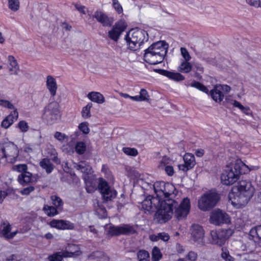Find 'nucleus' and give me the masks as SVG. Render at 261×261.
<instances>
[{
	"instance_id": "f257e3e1",
	"label": "nucleus",
	"mask_w": 261,
	"mask_h": 261,
	"mask_svg": "<svg viewBox=\"0 0 261 261\" xmlns=\"http://www.w3.org/2000/svg\"><path fill=\"white\" fill-rule=\"evenodd\" d=\"M254 188L250 181L243 180L240 181L238 186L233 187L232 193L229 195L230 199L233 198L232 203L238 207L245 206L253 196Z\"/></svg>"
},
{
	"instance_id": "f03ea898",
	"label": "nucleus",
	"mask_w": 261,
	"mask_h": 261,
	"mask_svg": "<svg viewBox=\"0 0 261 261\" xmlns=\"http://www.w3.org/2000/svg\"><path fill=\"white\" fill-rule=\"evenodd\" d=\"M254 188L250 181L243 180L240 181L238 186L233 187L232 193L229 195L230 199L233 198L232 203L238 207L245 206L253 196Z\"/></svg>"
},
{
	"instance_id": "7ed1b4c3",
	"label": "nucleus",
	"mask_w": 261,
	"mask_h": 261,
	"mask_svg": "<svg viewBox=\"0 0 261 261\" xmlns=\"http://www.w3.org/2000/svg\"><path fill=\"white\" fill-rule=\"evenodd\" d=\"M250 169L240 159L232 160L231 163L226 166L221 176L223 184L232 185L237 181L240 174L248 173Z\"/></svg>"
},
{
	"instance_id": "20e7f679",
	"label": "nucleus",
	"mask_w": 261,
	"mask_h": 261,
	"mask_svg": "<svg viewBox=\"0 0 261 261\" xmlns=\"http://www.w3.org/2000/svg\"><path fill=\"white\" fill-rule=\"evenodd\" d=\"M168 44L164 41L155 42L145 50L144 59L150 64L162 62L167 53Z\"/></svg>"
},
{
	"instance_id": "39448f33",
	"label": "nucleus",
	"mask_w": 261,
	"mask_h": 261,
	"mask_svg": "<svg viewBox=\"0 0 261 261\" xmlns=\"http://www.w3.org/2000/svg\"><path fill=\"white\" fill-rule=\"evenodd\" d=\"M176 205V200L172 198L162 201L160 200L157 205L158 210L155 215L156 221L160 223H164L170 219L173 214L172 206Z\"/></svg>"
},
{
	"instance_id": "423d86ee",
	"label": "nucleus",
	"mask_w": 261,
	"mask_h": 261,
	"mask_svg": "<svg viewBox=\"0 0 261 261\" xmlns=\"http://www.w3.org/2000/svg\"><path fill=\"white\" fill-rule=\"evenodd\" d=\"M156 198L161 201L172 198L173 199L176 195L177 191L175 187L169 182L164 181H156L153 185Z\"/></svg>"
},
{
	"instance_id": "0eeeda50",
	"label": "nucleus",
	"mask_w": 261,
	"mask_h": 261,
	"mask_svg": "<svg viewBox=\"0 0 261 261\" xmlns=\"http://www.w3.org/2000/svg\"><path fill=\"white\" fill-rule=\"evenodd\" d=\"M147 33L139 29H132L126 34L125 40L130 49L136 50L140 48L145 40Z\"/></svg>"
},
{
	"instance_id": "6e6552de",
	"label": "nucleus",
	"mask_w": 261,
	"mask_h": 261,
	"mask_svg": "<svg viewBox=\"0 0 261 261\" xmlns=\"http://www.w3.org/2000/svg\"><path fill=\"white\" fill-rule=\"evenodd\" d=\"M18 154L17 146L12 142H6L0 145V159H5L7 162L13 163Z\"/></svg>"
},
{
	"instance_id": "1a4fd4ad",
	"label": "nucleus",
	"mask_w": 261,
	"mask_h": 261,
	"mask_svg": "<svg viewBox=\"0 0 261 261\" xmlns=\"http://www.w3.org/2000/svg\"><path fill=\"white\" fill-rule=\"evenodd\" d=\"M219 200V195L216 192L206 193L199 200L198 207L203 211H208L217 204Z\"/></svg>"
},
{
	"instance_id": "9d476101",
	"label": "nucleus",
	"mask_w": 261,
	"mask_h": 261,
	"mask_svg": "<svg viewBox=\"0 0 261 261\" xmlns=\"http://www.w3.org/2000/svg\"><path fill=\"white\" fill-rule=\"evenodd\" d=\"M136 232L135 228L128 224H123L120 226L111 225L107 231V234L110 236H118L121 234L129 235Z\"/></svg>"
},
{
	"instance_id": "9b49d317",
	"label": "nucleus",
	"mask_w": 261,
	"mask_h": 261,
	"mask_svg": "<svg viewBox=\"0 0 261 261\" xmlns=\"http://www.w3.org/2000/svg\"><path fill=\"white\" fill-rule=\"evenodd\" d=\"M177 205L172 206L173 210L174 209L175 217L178 220H181L186 217L188 214L190 208V202L188 198H184L178 204V202L176 201Z\"/></svg>"
},
{
	"instance_id": "f8f14e48",
	"label": "nucleus",
	"mask_w": 261,
	"mask_h": 261,
	"mask_svg": "<svg viewBox=\"0 0 261 261\" xmlns=\"http://www.w3.org/2000/svg\"><path fill=\"white\" fill-rule=\"evenodd\" d=\"M99 181L98 188L102 196L103 200L106 201H108L114 199L117 195L116 191L111 188L102 178H100Z\"/></svg>"
},
{
	"instance_id": "ddd939ff",
	"label": "nucleus",
	"mask_w": 261,
	"mask_h": 261,
	"mask_svg": "<svg viewBox=\"0 0 261 261\" xmlns=\"http://www.w3.org/2000/svg\"><path fill=\"white\" fill-rule=\"evenodd\" d=\"M211 223L215 225H220L223 224H228L230 222L229 215L225 212L219 209L213 211L210 216Z\"/></svg>"
},
{
	"instance_id": "4468645a",
	"label": "nucleus",
	"mask_w": 261,
	"mask_h": 261,
	"mask_svg": "<svg viewBox=\"0 0 261 261\" xmlns=\"http://www.w3.org/2000/svg\"><path fill=\"white\" fill-rule=\"evenodd\" d=\"M44 116L51 123L58 119L60 117L59 104L55 101L49 103L44 108Z\"/></svg>"
},
{
	"instance_id": "2eb2a0df",
	"label": "nucleus",
	"mask_w": 261,
	"mask_h": 261,
	"mask_svg": "<svg viewBox=\"0 0 261 261\" xmlns=\"http://www.w3.org/2000/svg\"><path fill=\"white\" fill-rule=\"evenodd\" d=\"M192 240L197 246H201L204 244V230L198 224H193L191 228Z\"/></svg>"
},
{
	"instance_id": "dca6fc26",
	"label": "nucleus",
	"mask_w": 261,
	"mask_h": 261,
	"mask_svg": "<svg viewBox=\"0 0 261 261\" xmlns=\"http://www.w3.org/2000/svg\"><path fill=\"white\" fill-rule=\"evenodd\" d=\"M160 200V199L148 196L140 203L139 207L144 210L145 213H150L157 208Z\"/></svg>"
},
{
	"instance_id": "f3484780",
	"label": "nucleus",
	"mask_w": 261,
	"mask_h": 261,
	"mask_svg": "<svg viewBox=\"0 0 261 261\" xmlns=\"http://www.w3.org/2000/svg\"><path fill=\"white\" fill-rule=\"evenodd\" d=\"M12 226L7 221H3L0 224V236L6 240L13 239L17 233L18 230L11 232Z\"/></svg>"
},
{
	"instance_id": "a211bd4d",
	"label": "nucleus",
	"mask_w": 261,
	"mask_h": 261,
	"mask_svg": "<svg viewBox=\"0 0 261 261\" xmlns=\"http://www.w3.org/2000/svg\"><path fill=\"white\" fill-rule=\"evenodd\" d=\"M92 17L95 18L103 27H111L114 22L112 17H109L101 10L96 11L92 15Z\"/></svg>"
},
{
	"instance_id": "6ab92c4d",
	"label": "nucleus",
	"mask_w": 261,
	"mask_h": 261,
	"mask_svg": "<svg viewBox=\"0 0 261 261\" xmlns=\"http://www.w3.org/2000/svg\"><path fill=\"white\" fill-rule=\"evenodd\" d=\"M184 161V164L178 165L179 169L184 171H187L193 168L196 162L195 156L191 153H186L183 158Z\"/></svg>"
},
{
	"instance_id": "aec40b11",
	"label": "nucleus",
	"mask_w": 261,
	"mask_h": 261,
	"mask_svg": "<svg viewBox=\"0 0 261 261\" xmlns=\"http://www.w3.org/2000/svg\"><path fill=\"white\" fill-rule=\"evenodd\" d=\"M125 25L123 22H119L116 23L112 29L109 32V37L115 41H117L121 34L124 31Z\"/></svg>"
},
{
	"instance_id": "412c9836",
	"label": "nucleus",
	"mask_w": 261,
	"mask_h": 261,
	"mask_svg": "<svg viewBox=\"0 0 261 261\" xmlns=\"http://www.w3.org/2000/svg\"><path fill=\"white\" fill-rule=\"evenodd\" d=\"M63 250L65 257H75L82 254L79 246L75 244H68L65 249Z\"/></svg>"
},
{
	"instance_id": "4be33fe9",
	"label": "nucleus",
	"mask_w": 261,
	"mask_h": 261,
	"mask_svg": "<svg viewBox=\"0 0 261 261\" xmlns=\"http://www.w3.org/2000/svg\"><path fill=\"white\" fill-rule=\"evenodd\" d=\"M156 71L160 74L165 76L169 79L176 82H180L185 80L184 76L178 72H173L164 69H158L156 70Z\"/></svg>"
},
{
	"instance_id": "5701e85b",
	"label": "nucleus",
	"mask_w": 261,
	"mask_h": 261,
	"mask_svg": "<svg viewBox=\"0 0 261 261\" xmlns=\"http://www.w3.org/2000/svg\"><path fill=\"white\" fill-rule=\"evenodd\" d=\"M18 117V113L15 110L3 120L1 126L5 128H8L13 123L14 120L17 119Z\"/></svg>"
},
{
	"instance_id": "b1692460",
	"label": "nucleus",
	"mask_w": 261,
	"mask_h": 261,
	"mask_svg": "<svg viewBox=\"0 0 261 261\" xmlns=\"http://www.w3.org/2000/svg\"><path fill=\"white\" fill-rule=\"evenodd\" d=\"M46 83L47 88L49 90L51 96H55L57 90V85L55 79L51 75H48L46 77Z\"/></svg>"
},
{
	"instance_id": "393cba45",
	"label": "nucleus",
	"mask_w": 261,
	"mask_h": 261,
	"mask_svg": "<svg viewBox=\"0 0 261 261\" xmlns=\"http://www.w3.org/2000/svg\"><path fill=\"white\" fill-rule=\"evenodd\" d=\"M211 236L214 242L219 246L223 245L226 240L221 230L219 231H212Z\"/></svg>"
},
{
	"instance_id": "a878e982",
	"label": "nucleus",
	"mask_w": 261,
	"mask_h": 261,
	"mask_svg": "<svg viewBox=\"0 0 261 261\" xmlns=\"http://www.w3.org/2000/svg\"><path fill=\"white\" fill-rule=\"evenodd\" d=\"M9 68L11 74H18L19 67L17 64L16 60L12 56L8 57Z\"/></svg>"
},
{
	"instance_id": "bb28decb",
	"label": "nucleus",
	"mask_w": 261,
	"mask_h": 261,
	"mask_svg": "<svg viewBox=\"0 0 261 261\" xmlns=\"http://www.w3.org/2000/svg\"><path fill=\"white\" fill-rule=\"evenodd\" d=\"M212 98L216 102H221L224 98V95L219 87L216 86L210 92Z\"/></svg>"
},
{
	"instance_id": "cd10ccee",
	"label": "nucleus",
	"mask_w": 261,
	"mask_h": 261,
	"mask_svg": "<svg viewBox=\"0 0 261 261\" xmlns=\"http://www.w3.org/2000/svg\"><path fill=\"white\" fill-rule=\"evenodd\" d=\"M87 96L91 101L98 103H102L105 101V98L99 92H90L88 93Z\"/></svg>"
},
{
	"instance_id": "c85d7f7f",
	"label": "nucleus",
	"mask_w": 261,
	"mask_h": 261,
	"mask_svg": "<svg viewBox=\"0 0 261 261\" xmlns=\"http://www.w3.org/2000/svg\"><path fill=\"white\" fill-rule=\"evenodd\" d=\"M32 180V174L28 171L21 173L18 177V181L22 185L28 184Z\"/></svg>"
},
{
	"instance_id": "c756f323",
	"label": "nucleus",
	"mask_w": 261,
	"mask_h": 261,
	"mask_svg": "<svg viewBox=\"0 0 261 261\" xmlns=\"http://www.w3.org/2000/svg\"><path fill=\"white\" fill-rule=\"evenodd\" d=\"M64 257L66 258L65 254L62 250L48 255L47 259L48 261H62Z\"/></svg>"
},
{
	"instance_id": "7c9ffc66",
	"label": "nucleus",
	"mask_w": 261,
	"mask_h": 261,
	"mask_svg": "<svg viewBox=\"0 0 261 261\" xmlns=\"http://www.w3.org/2000/svg\"><path fill=\"white\" fill-rule=\"evenodd\" d=\"M76 169L81 171L82 172L87 174L91 173V167L87 164L85 162H81L76 166Z\"/></svg>"
},
{
	"instance_id": "2f4dec72",
	"label": "nucleus",
	"mask_w": 261,
	"mask_h": 261,
	"mask_svg": "<svg viewBox=\"0 0 261 261\" xmlns=\"http://www.w3.org/2000/svg\"><path fill=\"white\" fill-rule=\"evenodd\" d=\"M40 165L42 168L45 169L48 173H50L53 169V164L47 159H43L40 162Z\"/></svg>"
},
{
	"instance_id": "473e14b6",
	"label": "nucleus",
	"mask_w": 261,
	"mask_h": 261,
	"mask_svg": "<svg viewBox=\"0 0 261 261\" xmlns=\"http://www.w3.org/2000/svg\"><path fill=\"white\" fill-rule=\"evenodd\" d=\"M53 204L59 211H61L63 202L60 197L57 195H52L50 197Z\"/></svg>"
},
{
	"instance_id": "72a5a7b5",
	"label": "nucleus",
	"mask_w": 261,
	"mask_h": 261,
	"mask_svg": "<svg viewBox=\"0 0 261 261\" xmlns=\"http://www.w3.org/2000/svg\"><path fill=\"white\" fill-rule=\"evenodd\" d=\"M192 70V65L188 61H183L179 66L178 70L183 73H189Z\"/></svg>"
},
{
	"instance_id": "f704fd0d",
	"label": "nucleus",
	"mask_w": 261,
	"mask_h": 261,
	"mask_svg": "<svg viewBox=\"0 0 261 261\" xmlns=\"http://www.w3.org/2000/svg\"><path fill=\"white\" fill-rule=\"evenodd\" d=\"M137 258L139 261H149L150 255L148 251L140 250L137 253Z\"/></svg>"
},
{
	"instance_id": "c9c22d12",
	"label": "nucleus",
	"mask_w": 261,
	"mask_h": 261,
	"mask_svg": "<svg viewBox=\"0 0 261 261\" xmlns=\"http://www.w3.org/2000/svg\"><path fill=\"white\" fill-rule=\"evenodd\" d=\"M43 210L48 216L51 217L54 216L55 215L58 214L59 210L54 206L45 205L43 207Z\"/></svg>"
},
{
	"instance_id": "e433bc0d",
	"label": "nucleus",
	"mask_w": 261,
	"mask_h": 261,
	"mask_svg": "<svg viewBox=\"0 0 261 261\" xmlns=\"http://www.w3.org/2000/svg\"><path fill=\"white\" fill-rule=\"evenodd\" d=\"M86 149V146L85 143L83 142H78L76 143L75 147V150L79 154H83L85 153Z\"/></svg>"
},
{
	"instance_id": "4c0bfd02",
	"label": "nucleus",
	"mask_w": 261,
	"mask_h": 261,
	"mask_svg": "<svg viewBox=\"0 0 261 261\" xmlns=\"http://www.w3.org/2000/svg\"><path fill=\"white\" fill-rule=\"evenodd\" d=\"M221 250V256L225 261H234V258L229 254L227 248L223 247Z\"/></svg>"
},
{
	"instance_id": "58836bf2",
	"label": "nucleus",
	"mask_w": 261,
	"mask_h": 261,
	"mask_svg": "<svg viewBox=\"0 0 261 261\" xmlns=\"http://www.w3.org/2000/svg\"><path fill=\"white\" fill-rule=\"evenodd\" d=\"M191 86L197 88L199 90L206 93H208V89L205 86H204L203 84H201L199 82H197L195 81H193L191 84Z\"/></svg>"
},
{
	"instance_id": "ea45409f",
	"label": "nucleus",
	"mask_w": 261,
	"mask_h": 261,
	"mask_svg": "<svg viewBox=\"0 0 261 261\" xmlns=\"http://www.w3.org/2000/svg\"><path fill=\"white\" fill-rule=\"evenodd\" d=\"M9 8L14 12L17 11L19 9V0H8Z\"/></svg>"
},
{
	"instance_id": "a19ab883",
	"label": "nucleus",
	"mask_w": 261,
	"mask_h": 261,
	"mask_svg": "<svg viewBox=\"0 0 261 261\" xmlns=\"http://www.w3.org/2000/svg\"><path fill=\"white\" fill-rule=\"evenodd\" d=\"M92 107V103H88L87 106L83 108L82 111V117L84 118H88L91 116L90 109Z\"/></svg>"
},
{
	"instance_id": "79ce46f5",
	"label": "nucleus",
	"mask_w": 261,
	"mask_h": 261,
	"mask_svg": "<svg viewBox=\"0 0 261 261\" xmlns=\"http://www.w3.org/2000/svg\"><path fill=\"white\" fill-rule=\"evenodd\" d=\"M162 257V254L157 247H153L152 251V259L153 261H159Z\"/></svg>"
},
{
	"instance_id": "37998d69",
	"label": "nucleus",
	"mask_w": 261,
	"mask_h": 261,
	"mask_svg": "<svg viewBox=\"0 0 261 261\" xmlns=\"http://www.w3.org/2000/svg\"><path fill=\"white\" fill-rule=\"evenodd\" d=\"M122 151L126 154L133 156L137 155L138 153L137 150L134 148L123 147Z\"/></svg>"
},
{
	"instance_id": "c03bdc74",
	"label": "nucleus",
	"mask_w": 261,
	"mask_h": 261,
	"mask_svg": "<svg viewBox=\"0 0 261 261\" xmlns=\"http://www.w3.org/2000/svg\"><path fill=\"white\" fill-rule=\"evenodd\" d=\"M103 253L101 251H96L92 252L88 256V258L91 259H96L101 258L103 256Z\"/></svg>"
},
{
	"instance_id": "a18cd8bd",
	"label": "nucleus",
	"mask_w": 261,
	"mask_h": 261,
	"mask_svg": "<svg viewBox=\"0 0 261 261\" xmlns=\"http://www.w3.org/2000/svg\"><path fill=\"white\" fill-rule=\"evenodd\" d=\"M12 169L14 171H17L19 172H27V166L25 164H18L14 165L12 167Z\"/></svg>"
},
{
	"instance_id": "49530a36",
	"label": "nucleus",
	"mask_w": 261,
	"mask_h": 261,
	"mask_svg": "<svg viewBox=\"0 0 261 261\" xmlns=\"http://www.w3.org/2000/svg\"><path fill=\"white\" fill-rule=\"evenodd\" d=\"M49 225L51 227H55L59 229H62V220H53L49 222Z\"/></svg>"
},
{
	"instance_id": "de8ad7c7",
	"label": "nucleus",
	"mask_w": 261,
	"mask_h": 261,
	"mask_svg": "<svg viewBox=\"0 0 261 261\" xmlns=\"http://www.w3.org/2000/svg\"><path fill=\"white\" fill-rule=\"evenodd\" d=\"M170 162V159L167 156H164L161 160L160 161V164L159 165V167L161 169H163L167 165L169 164Z\"/></svg>"
},
{
	"instance_id": "09e8293b",
	"label": "nucleus",
	"mask_w": 261,
	"mask_h": 261,
	"mask_svg": "<svg viewBox=\"0 0 261 261\" xmlns=\"http://www.w3.org/2000/svg\"><path fill=\"white\" fill-rule=\"evenodd\" d=\"M62 229H69L72 230L74 228L73 223H71L70 221L62 220Z\"/></svg>"
},
{
	"instance_id": "8fccbe9b",
	"label": "nucleus",
	"mask_w": 261,
	"mask_h": 261,
	"mask_svg": "<svg viewBox=\"0 0 261 261\" xmlns=\"http://www.w3.org/2000/svg\"><path fill=\"white\" fill-rule=\"evenodd\" d=\"M112 5L114 9L118 14L122 13L123 12V9L121 5L119 4L118 0H112Z\"/></svg>"
},
{
	"instance_id": "3c124183",
	"label": "nucleus",
	"mask_w": 261,
	"mask_h": 261,
	"mask_svg": "<svg viewBox=\"0 0 261 261\" xmlns=\"http://www.w3.org/2000/svg\"><path fill=\"white\" fill-rule=\"evenodd\" d=\"M88 125V124L87 122H83L80 124L79 128L84 134H87L89 132V128Z\"/></svg>"
},
{
	"instance_id": "603ef678",
	"label": "nucleus",
	"mask_w": 261,
	"mask_h": 261,
	"mask_svg": "<svg viewBox=\"0 0 261 261\" xmlns=\"http://www.w3.org/2000/svg\"><path fill=\"white\" fill-rule=\"evenodd\" d=\"M139 96L140 97V99H141V101H147L148 100L149 95L147 91L145 89H141Z\"/></svg>"
},
{
	"instance_id": "864d4df0",
	"label": "nucleus",
	"mask_w": 261,
	"mask_h": 261,
	"mask_svg": "<svg viewBox=\"0 0 261 261\" xmlns=\"http://www.w3.org/2000/svg\"><path fill=\"white\" fill-rule=\"evenodd\" d=\"M180 52L182 57L184 58L185 61H189L190 60L191 57L187 49L185 47L180 48Z\"/></svg>"
},
{
	"instance_id": "5fc2aeb1",
	"label": "nucleus",
	"mask_w": 261,
	"mask_h": 261,
	"mask_svg": "<svg viewBox=\"0 0 261 261\" xmlns=\"http://www.w3.org/2000/svg\"><path fill=\"white\" fill-rule=\"evenodd\" d=\"M18 126L22 132H27L29 128L28 123L24 121H20L18 124Z\"/></svg>"
},
{
	"instance_id": "6e6d98bb",
	"label": "nucleus",
	"mask_w": 261,
	"mask_h": 261,
	"mask_svg": "<svg viewBox=\"0 0 261 261\" xmlns=\"http://www.w3.org/2000/svg\"><path fill=\"white\" fill-rule=\"evenodd\" d=\"M222 233L225 236V238L227 240L233 233V230L230 228L228 229H222L220 230Z\"/></svg>"
},
{
	"instance_id": "4d7b16f0",
	"label": "nucleus",
	"mask_w": 261,
	"mask_h": 261,
	"mask_svg": "<svg viewBox=\"0 0 261 261\" xmlns=\"http://www.w3.org/2000/svg\"><path fill=\"white\" fill-rule=\"evenodd\" d=\"M197 253L194 251H190L187 255L188 260L190 261H196L197 258Z\"/></svg>"
},
{
	"instance_id": "13d9d810",
	"label": "nucleus",
	"mask_w": 261,
	"mask_h": 261,
	"mask_svg": "<svg viewBox=\"0 0 261 261\" xmlns=\"http://www.w3.org/2000/svg\"><path fill=\"white\" fill-rule=\"evenodd\" d=\"M0 105L4 107L8 108L10 109H12L14 108L13 105L10 101L6 100H1Z\"/></svg>"
},
{
	"instance_id": "bf43d9fd",
	"label": "nucleus",
	"mask_w": 261,
	"mask_h": 261,
	"mask_svg": "<svg viewBox=\"0 0 261 261\" xmlns=\"http://www.w3.org/2000/svg\"><path fill=\"white\" fill-rule=\"evenodd\" d=\"M54 137L59 141L62 142L66 138V135L64 134L57 132L55 134Z\"/></svg>"
},
{
	"instance_id": "052dcab7",
	"label": "nucleus",
	"mask_w": 261,
	"mask_h": 261,
	"mask_svg": "<svg viewBox=\"0 0 261 261\" xmlns=\"http://www.w3.org/2000/svg\"><path fill=\"white\" fill-rule=\"evenodd\" d=\"M34 190V187L33 186H29L25 188H24L23 190H21V193L22 195H28L31 192L33 191Z\"/></svg>"
},
{
	"instance_id": "680f3d73",
	"label": "nucleus",
	"mask_w": 261,
	"mask_h": 261,
	"mask_svg": "<svg viewBox=\"0 0 261 261\" xmlns=\"http://www.w3.org/2000/svg\"><path fill=\"white\" fill-rule=\"evenodd\" d=\"M158 238H159V240L167 241L169 239V236L167 233L161 232L158 233Z\"/></svg>"
},
{
	"instance_id": "e2e57ef3",
	"label": "nucleus",
	"mask_w": 261,
	"mask_h": 261,
	"mask_svg": "<svg viewBox=\"0 0 261 261\" xmlns=\"http://www.w3.org/2000/svg\"><path fill=\"white\" fill-rule=\"evenodd\" d=\"M164 169L169 176H172L174 173V169L171 166H166Z\"/></svg>"
},
{
	"instance_id": "0e129e2a",
	"label": "nucleus",
	"mask_w": 261,
	"mask_h": 261,
	"mask_svg": "<svg viewBox=\"0 0 261 261\" xmlns=\"http://www.w3.org/2000/svg\"><path fill=\"white\" fill-rule=\"evenodd\" d=\"M250 236L252 237L253 239L256 238H258V230L257 226L252 228L250 231Z\"/></svg>"
},
{
	"instance_id": "69168bd1",
	"label": "nucleus",
	"mask_w": 261,
	"mask_h": 261,
	"mask_svg": "<svg viewBox=\"0 0 261 261\" xmlns=\"http://www.w3.org/2000/svg\"><path fill=\"white\" fill-rule=\"evenodd\" d=\"M34 145L31 144H27L23 147V150L27 153H30L33 151Z\"/></svg>"
},
{
	"instance_id": "338daca9",
	"label": "nucleus",
	"mask_w": 261,
	"mask_h": 261,
	"mask_svg": "<svg viewBox=\"0 0 261 261\" xmlns=\"http://www.w3.org/2000/svg\"><path fill=\"white\" fill-rule=\"evenodd\" d=\"M217 87H219V89H220V90H222L224 92H226V93H228L231 88L230 87L228 86V85H222V86H216Z\"/></svg>"
},
{
	"instance_id": "774afa93",
	"label": "nucleus",
	"mask_w": 261,
	"mask_h": 261,
	"mask_svg": "<svg viewBox=\"0 0 261 261\" xmlns=\"http://www.w3.org/2000/svg\"><path fill=\"white\" fill-rule=\"evenodd\" d=\"M74 6L75 8L80 12L84 14H86V12L85 11V7L83 6L79 5L77 4H75Z\"/></svg>"
}]
</instances>
